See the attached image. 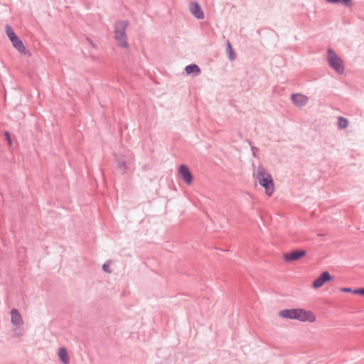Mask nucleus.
<instances>
[{"label": "nucleus", "instance_id": "nucleus-12", "mask_svg": "<svg viewBox=\"0 0 364 364\" xmlns=\"http://www.w3.org/2000/svg\"><path fill=\"white\" fill-rule=\"evenodd\" d=\"M254 176L257 181H262V179H267L272 178L268 171L262 166H258L254 173Z\"/></svg>", "mask_w": 364, "mask_h": 364}, {"label": "nucleus", "instance_id": "nucleus-2", "mask_svg": "<svg viewBox=\"0 0 364 364\" xmlns=\"http://www.w3.org/2000/svg\"><path fill=\"white\" fill-rule=\"evenodd\" d=\"M129 25L128 21H118L114 23V39L118 45L126 48L128 47L126 30Z\"/></svg>", "mask_w": 364, "mask_h": 364}, {"label": "nucleus", "instance_id": "nucleus-23", "mask_svg": "<svg viewBox=\"0 0 364 364\" xmlns=\"http://www.w3.org/2000/svg\"><path fill=\"white\" fill-rule=\"evenodd\" d=\"M341 291L342 292H346V293H353V290L350 288H348V287H343V288H341Z\"/></svg>", "mask_w": 364, "mask_h": 364}, {"label": "nucleus", "instance_id": "nucleus-5", "mask_svg": "<svg viewBox=\"0 0 364 364\" xmlns=\"http://www.w3.org/2000/svg\"><path fill=\"white\" fill-rule=\"evenodd\" d=\"M306 255L304 250H293L290 252L284 253L282 256L283 259L287 262L297 261Z\"/></svg>", "mask_w": 364, "mask_h": 364}, {"label": "nucleus", "instance_id": "nucleus-3", "mask_svg": "<svg viewBox=\"0 0 364 364\" xmlns=\"http://www.w3.org/2000/svg\"><path fill=\"white\" fill-rule=\"evenodd\" d=\"M327 61L329 66L338 74L342 75L344 73L345 67L343 60L331 48L327 50Z\"/></svg>", "mask_w": 364, "mask_h": 364}, {"label": "nucleus", "instance_id": "nucleus-11", "mask_svg": "<svg viewBox=\"0 0 364 364\" xmlns=\"http://www.w3.org/2000/svg\"><path fill=\"white\" fill-rule=\"evenodd\" d=\"M11 321L15 326H21L23 325V321L22 316L16 309H12L11 311Z\"/></svg>", "mask_w": 364, "mask_h": 364}, {"label": "nucleus", "instance_id": "nucleus-17", "mask_svg": "<svg viewBox=\"0 0 364 364\" xmlns=\"http://www.w3.org/2000/svg\"><path fill=\"white\" fill-rule=\"evenodd\" d=\"M348 120L343 117H338V126L340 129H346L348 126Z\"/></svg>", "mask_w": 364, "mask_h": 364}, {"label": "nucleus", "instance_id": "nucleus-20", "mask_svg": "<svg viewBox=\"0 0 364 364\" xmlns=\"http://www.w3.org/2000/svg\"><path fill=\"white\" fill-rule=\"evenodd\" d=\"M353 294L364 296V288L354 289Z\"/></svg>", "mask_w": 364, "mask_h": 364}, {"label": "nucleus", "instance_id": "nucleus-10", "mask_svg": "<svg viewBox=\"0 0 364 364\" xmlns=\"http://www.w3.org/2000/svg\"><path fill=\"white\" fill-rule=\"evenodd\" d=\"M190 12L198 19H203L205 16L199 4L192 2L189 5Z\"/></svg>", "mask_w": 364, "mask_h": 364}, {"label": "nucleus", "instance_id": "nucleus-1", "mask_svg": "<svg viewBox=\"0 0 364 364\" xmlns=\"http://www.w3.org/2000/svg\"><path fill=\"white\" fill-rule=\"evenodd\" d=\"M279 316L283 318L295 319L301 322H314L316 316L310 311L304 309H283L279 311Z\"/></svg>", "mask_w": 364, "mask_h": 364}, {"label": "nucleus", "instance_id": "nucleus-4", "mask_svg": "<svg viewBox=\"0 0 364 364\" xmlns=\"http://www.w3.org/2000/svg\"><path fill=\"white\" fill-rule=\"evenodd\" d=\"M6 32L7 36L9 37V40L12 43V46L16 50H18L20 53H25L26 51V49L23 42L21 41V40H20L16 36L14 30L12 29V28L10 26L7 25L6 26Z\"/></svg>", "mask_w": 364, "mask_h": 364}, {"label": "nucleus", "instance_id": "nucleus-14", "mask_svg": "<svg viewBox=\"0 0 364 364\" xmlns=\"http://www.w3.org/2000/svg\"><path fill=\"white\" fill-rule=\"evenodd\" d=\"M185 70L187 74L195 73L196 75H199L200 73V68L195 64L187 65L185 68Z\"/></svg>", "mask_w": 364, "mask_h": 364}, {"label": "nucleus", "instance_id": "nucleus-15", "mask_svg": "<svg viewBox=\"0 0 364 364\" xmlns=\"http://www.w3.org/2000/svg\"><path fill=\"white\" fill-rule=\"evenodd\" d=\"M117 166L123 173H124L129 168V164L124 161L122 159H117Z\"/></svg>", "mask_w": 364, "mask_h": 364}, {"label": "nucleus", "instance_id": "nucleus-9", "mask_svg": "<svg viewBox=\"0 0 364 364\" xmlns=\"http://www.w3.org/2000/svg\"><path fill=\"white\" fill-rule=\"evenodd\" d=\"M259 184L264 188L265 193L268 196H271L274 191V184L272 178L262 179L258 181Z\"/></svg>", "mask_w": 364, "mask_h": 364}, {"label": "nucleus", "instance_id": "nucleus-6", "mask_svg": "<svg viewBox=\"0 0 364 364\" xmlns=\"http://www.w3.org/2000/svg\"><path fill=\"white\" fill-rule=\"evenodd\" d=\"M333 277L331 276L328 272L325 271L321 273V274L317 277L315 281L312 284V287L314 289H318L323 286V284L328 282L331 281Z\"/></svg>", "mask_w": 364, "mask_h": 364}, {"label": "nucleus", "instance_id": "nucleus-7", "mask_svg": "<svg viewBox=\"0 0 364 364\" xmlns=\"http://www.w3.org/2000/svg\"><path fill=\"white\" fill-rule=\"evenodd\" d=\"M291 98L294 105L297 107H302L309 102V97L300 93L292 94Z\"/></svg>", "mask_w": 364, "mask_h": 364}, {"label": "nucleus", "instance_id": "nucleus-21", "mask_svg": "<svg viewBox=\"0 0 364 364\" xmlns=\"http://www.w3.org/2000/svg\"><path fill=\"white\" fill-rule=\"evenodd\" d=\"M4 135L6 136V140L8 141L9 145L11 146L12 142H11V137H10L9 132H4Z\"/></svg>", "mask_w": 364, "mask_h": 364}, {"label": "nucleus", "instance_id": "nucleus-22", "mask_svg": "<svg viewBox=\"0 0 364 364\" xmlns=\"http://www.w3.org/2000/svg\"><path fill=\"white\" fill-rule=\"evenodd\" d=\"M102 269L105 272H110V269H109V264L108 263H105L102 266Z\"/></svg>", "mask_w": 364, "mask_h": 364}, {"label": "nucleus", "instance_id": "nucleus-16", "mask_svg": "<svg viewBox=\"0 0 364 364\" xmlns=\"http://www.w3.org/2000/svg\"><path fill=\"white\" fill-rule=\"evenodd\" d=\"M227 51L229 60L231 61L234 60L236 58V54L229 41L227 42Z\"/></svg>", "mask_w": 364, "mask_h": 364}, {"label": "nucleus", "instance_id": "nucleus-18", "mask_svg": "<svg viewBox=\"0 0 364 364\" xmlns=\"http://www.w3.org/2000/svg\"><path fill=\"white\" fill-rule=\"evenodd\" d=\"M12 331L13 337L14 338H20L23 336V330L19 326H15V328L12 329Z\"/></svg>", "mask_w": 364, "mask_h": 364}, {"label": "nucleus", "instance_id": "nucleus-8", "mask_svg": "<svg viewBox=\"0 0 364 364\" xmlns=\"http://www.w3.org/2000/svg\"><path fill=\"white\" fill-rule=\"evenodd\" d=\"M179 174L183 181L187 184H191L193 181V176L186 165H181L179 167Z\"/></svg>", "mask_w": 364, "mask_h": 364}, {"label": "nucleus", "instance_id": "nucleus-19", "mask_svg": "<svg viewBox=\"0 0 364 364\" xmlns=\"http://www.w3.org/2000/svg\"><path fill=\"white\" fill-rule=\"evenodd\" d=\"M351 0H337V4H341L346 6H349Z\"/></svg>", "mask_w": 364, "mask_h": 364}, {"label": "nucleus", "instance_id": "nucleus-13", "mask_svg": "<svg viewBox=\"0 0 364 364\" xmlns=\"http://www.w3.org/2000/svg\"><path fill=\"white\" fill-rule=\"evenodd\" d=\"M58 355L60 360L64 364H68L70 363V357L65 348L61 347L58 349Z\"/></svg>", "mask_w": 364, "mask_h": 364}]
</instances>
